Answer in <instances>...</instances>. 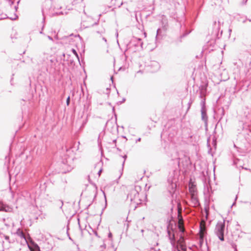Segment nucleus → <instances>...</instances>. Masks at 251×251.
Listing matches in <instances>:
<instances>
[{
  "mask_svg": "<svg viewBox=\"0 0 251 251\" xmlns=\"http://www.w3.org/2000/svg\"><path fill=\"white\" fill-rule=\"evenodd\" d=\"M225 222H218L216 226L214 232L216 235L218 236L219 240H220L221 241H224L225 240Z\"/></svg>",
  "mask_w": 251,
  "mask_h": 251,
  "instance_id": "f257e3e1",
  "label": "nucleus"
},
{
  "mask_svg": "<svg viewBox=\"0 0 251 251\" xmlns=\"http://www.w3.org/2000/svg\"><path fill=\"white\" fill-rule=\"evenodd\" d=\"M139 194L136 187L132 188L129 193L127 194V198L131 202L138 204L141 201V200L139 197Z\"/></svg>",
  "mask_w": 251,
  "mask_h": 251,
  "instance_id": "f03ea898",
  "label": "nucleus"
},
{
  "mask_svg": "<svg viewBox=\"0 0 251 251\" xmlns=\"http://www.w3.org/2000/svg\"><path fill=\"white\" fill-rule=\"evenodd\" d=\"M177 226L179 231L180 233L179 239L180 242H181L179 245L180 250H179V251H186L187 249L186 247L182 244V243L184 241V238L182 235V234H184L185 229L180 220H179Z\"/></svg>",
  "mask_w": 251,
  "mask_h": 251,
  "instance_id": "7ed1b4c3",
  "label": "nucleus"
},
{
  "mask_svg": "<svg viewBox=\"0 0 251 251\" xmlns=\"http://www.w3.org/2000/svg\"><path fill=\"white\" fill-rule=\"evenodd\" d=\"M167 232L168 235L169 240L172 246L174 247L176 246V240L175 239V235L174 230L173 227H171V223H170L167 226Z\"/></svg>",
  "mask_w": 251,
  "mask_h": 251,
  "instance_id": "20e7f679",
  "label": "nucleus"
},
{
  "mask_svg": "<svg viewBox=\"0 0 251 251\" xmlns=\"http://www.w3.org/2000/svg\"><path fill=\"white\" fill-rule=\"evenodd\" d=\"M201 120L204 122L205 125H207L208 117L206 114L205 99L204 98L201 102Z\"/></svg>",
  "mask_w": 251,
  "mask_h": 251,
  "instance_id": "39448f33",
  "label": "nucleus"
},
{
  "mask_svg": "<svg viewBox=\"0 0 251 251\" xmlns=\"http://www.w3.org/2000/svg\"><path fill=\"white\" fill-rule=\"evenodd\" d=\"M73 157H70L67 158L66 156H64V158L62 159V164L64 166V167L65 166L67 167V171H70L72 170L73 168V167H72V163L73 161Z\"/></svg>",
  "mask_w": 251,
  "mask_h": 251,
  "instance_id": "423d86ee",
  "label": "nucleus"
},
{
  "mask_svg": "<svg viewBox=\"0 0 251 251\" xmlns=\"http://www.w3.org/2000/svg\"><path fill=\"white\" fill-rule=\"evenodd\" d=\"M141 41V39L133 37V39L131 40L129 44L127 45V49H130L132 46L138 47L139 45L142 47L143 43Z\"/></svg>",
  "mask_w": 251,
  "mask_h": 251,
  "instance_id": "0eeeda50",
  "label": "nucleus"
},
{
  "mask_svg": "<svg viewBox=\"0 0 251 251\" xmlns=\"http://www.w3.org/2000/svg\"><path fill=\"white\" fill-rule=\"evenodd\" d=\"M176 181L174 179L171 177L169 178L168 179L169 184L168 189L170 194L173 193L176 188Z\"/></svg>",
  "mask_w": 251,
  "mask_h": 251,
  "instance_id": "6e6552de",
  "label": "nucleus"
},
{
  "mask_svg": "<svg viewBox=\"0 0 251 251\" xmlns=\"http://www.w3.org/2000/svg\"><path fill=\"white\" fill-rule=\"evenodd\" d=\"M220 26L221 22L219 21L218 22L215 21L213 25V34H214L217 36H218L220 30Z\"/></svg>",
  "mask_w": 251,
  "mask_h": 251,
  "instance_id": "1a4fd4ad",
  "label": "nucleus"
},
{
  "mask_svg": "<svg viewBox=\"0 0 251 251\" xmlns=\"http://www.w3.org/2000/svg\"><path fill=\"white\" fill-rule=\"evenodd\" d=\"M12 208L8 205L4 204L0 201V211H4L6 212H11L12 211Z\"/></svg>",
  "mask_w": 251,
  "mask_h": 251,
  "instance_id": "9d476101",
  "label": "nucleus"
},
{
  "mask_svg": "<svg viewBox=\"0 0 251 251\" xmlns=\"http://www.w3.org/2000/svg\"><path fill=\"white\" fill-rule=\"evenodd\" d=\"M191 201L192 204L194 207H197L200 205L198 199L197 197V194L191 195Z\"/></svg>",
  "mask_w": 251,
  "mask_h": 251,
  "instance_id": "9b49d317",
  "label": "nucleus"
},
{
  "mask_svg": "<svg viewBox=\"0 0 251 251\" xmlns=\"http://www.w3.org/2000/svg\"><path fill=\"white\" fill-rule=\"evenodd\" d=\"M206 231L204 228H202L201 226H200V231L199 233V241L201 245L203 242L204 238L205 236Z\"/></svg>",
  "mask_w": 251,
  "mask_h": 251,
  "instance_id": "f8f14e48",
  "label": "nucleus"
},
{
  "mask_svg": "<svg viewBox=\"0 0 251 251\" xmlns=\"http://www.w3.org/2000/svg\"><path fill=\"white\" fill-rule=\"evenodd\" d=\"M150 66L151 67H153V70H152V72H156L160 68L159 63L155 61H151V62Z\"/></svg>",
  "mask_w": 251,
  "mask_h": 251,
  "instance_id": "ddd939ff",
  "label": "nucleus"
},
{
  "mask_svg": "<svg viewBox=\"0 0 251 251\" xmlns=\"http://www.w3.org/2000/svg\"><path fill=\"white\" fill-rule=\"evenodd\" d=\"M55 60L53 58H51V56H50L49 58H47L46 63L47 64V67L46 68V70L48 72L49 67L50 66V67H52V64L54 62Z\"/></svg>",
  "mask_w": 251,
  "mask_h": 251,
  "instance_id": "4468645a",
  "label": "nucleus"
},
{
  "mask_svg": "<svg viewBox=\"0 0 251 251\" xmlns=\"http://www.w3.org/2000/svg\"><path fill=\"white\" fill-rule=\"evenodd\" d=\"M189 189L191 195L197 194V191L196 188V186L194 184H189Z\"/></svg>",
  "mask_w": 251,
  "mask_h": 251,
  "instance_id": "2eb2a0df",
  "label": "nucleus"
},
{
  "mask_svg": "<svg viewBox=\"0 0 251 251\" xmlns=\"http://www.w3.org/2000/svg\"><path fill=\"white\" fill-rule=\"evenodd\" d=\"M234 18L238 20L239 22H242L243 23H245L247 20L246 17H242L239 14H235L234 16Z\"/></svg>",
  "mask_w": 251,
  "mask_h": 251,
  "instance_id": "dca6fc26",
  "label": "nucleus"
},
{
  "mask_svg": "<svg viewBox=\"0 0 251 251\" xmlns=\"http://www.w3.org/2000/svg\"><path fill=\"white\" fill-rule=\"evenodd\" d=\"M246 72L249 75H251V61L246 65Z\"/></svg>",
  "mask_w": 251,
  "mask_h": 251,
  "instance_id": "f3484780",
  "label": "nucleus"
},
{
  "mask_svg": "<svg viewBox=\"0 0 251 251\" xmlns=\"http://www.w3.org/2000/svg\"><path fill=\"white\" fill-rule=\"evenodd\" d=\"M162 38L161 36V30L160 28H158L156 31V35L155 39L156 41H159Z\"/></svg>",
  "mask_w": 251,
  "mask_h": 251,
  "instance_id": "a211bd4d",
  "label": "nucleus"
},
{
  "mask_svg": "<svg viewBox=\"0 0 251 251\" xmlns=\"http://www.w3.org/2000/svg\"><path fill=\"white\" fill-rule=\"evenodd\" d=\"M17 234L21 238L25 239V236L23 231L20 228L18 229L16 232Z\"/></svg>",
  "mask_w": 251,
  "mask_h": 251,
  "instance_id": "6ab92c4d",
  "label": "nucleus"
},
{
  "mask_svg": "<svg viewBox=\"0 0 251 251\" xmlns=\"http://www.w3.org/2000/svg\"><path fill=\"white\" fill-rule=\"evenodd\" d=\"M162 27L163 28V29L165 30H167V26H168L167 20L163 19V20H162Z\"/></svg>",
  "mask_w": 251,
  "mask_h": 251,
  "instance_id": "aec40b11",
  "label": "nucleus"
},
{
  "mask_svg": "<svg viewBox=\"0 0 251 251\" xmlns=\"http://www.w3.org/2000/svg\"><path fill=\"white\" fill-rule=\"evenodd\" d=\"M30 251H41L40 247L37 244H35L33 248H29Z\"/></svg>",
  "mask_w": 251,
  "mask_h": 251,
  "instance_id": "412c9836",
  "label": "nucleus"
},
{
  "mask_svg": "<svg viewBox=\"0 0 251 251\" xmlns=\"http://www.w3.org/2000/svg\"><path fill=\"white\" fill-rule=\"evenodd\" d=\"M8 220H9L8 218H7V220H6L5 218L3 219V223L4 224L5 226H6L7 227H9L10 226V223H8L6 222V221H8Z\"/></svg>",
  "mask_w": 251,
  "mask_h": 251,
  "instance_id": "4be33fe9",
  "label": "nucleus"
},
{
  "mask_svg": "<svg viewBox=\"0 0 251 251\" xmlns=\"http://www.w3.org/2000/svg\"><path fill=\"white\" fill-rule=\"evenodd\" d=\"M46 7H45V8H43L42 9V14H43V22H45V10L46 9Z\"/></svg>",
  "mask_w": 251,
  "mask_h": 251,
  "instance_id": "5701e85b",
  "label": "nucleus"
},
{
  "mask_svg": "<svg viewBox=\"0 0 251 251\" xmlns=\"http://www.w3.org/2000/svg\"><path fill=\"white\" fill-rule=\"evenodd\" d=\"M72 50V52H73V53L75 55V56L77 58L78 60H79V56H78V55L76 51L74 49H73Z\"/></svg>",
  "mask_w": 251,
  "mask_h": 251,
  "instance_id": "b1692460",
  "label": "nucleus"
},
{
  "mask_svg": "<svg viewBox=\"0 0 251 251\" xmlns=\"http://www.w3.org/2000/svg\"><path fill=\"white\" fill-rule=\"evenodd\" d=\"M57 202H58V205H60V208H62V207L63 206V201H61V200H59V201H57Z\"/></svg>",
  "mask_w": 251,
  "mask_h": 251,
  "instance_id": "393cba45",
  "label": "nucleus"
},
{
  "mask_svg": "<svg viewBox=\"0 0 251 251\" xmlns=\"http://www.w3.org/2000/svg\"><path fill=\"white\" fill-rule=\"evenodd\" d=\"M105 247H106V245L105 244L101 245L100 246V248L101 249V250H100L99 251H104V249L105 248Z\"/></svg>",
  "mask_w": 251,
  "mask_h": 251,
  "instance_id": "a878e982",
  "label": "nucleus"
},
{
  "mask_svg": "<svg viewBox=\"0 0 251 251\" xmlns=\"http://www.w3.org/2000/svg\"><path fill=\"white\" fill-rule=\"evenodd\" d=\"M70 96H69L67 98V100H66V104L67 105H69L70 104Z\"/></svg>",
  "mask_w": 251,
  "mask_h": 251,
  "instance_id": "bb28decb",
  "label": "nucleus"
},
{
  "mask_svg": "<svg viewBox=\"0 0 251 251\" xmlns=\"http://www.w3.org/2000/svg\"><path fill=\"white\" fill-rule=\"evenodd\" d=\"M4 239L7 241L9 243H10V241H9V237L7 235H4Z\"/></svg>",
  "mask_w": 251,
  "mask_h": 251,
  "instance_id": "cd10ccee",
  "label": "nucleus"
},
{
  "mask_svg": "<svg viewBox=\"0 0 251 251\" xmlns=\"http://www.w3.org/2000/svg\"><path fill=\"white\" fill-rule=\"evenodd\" d=\"M189 33H190V32H187V33H185V34H183V35H182L180 36V38H182V37H185V36H186L187 35H188Z\"/></svg>",
  "mask_w": 251,
  "mask_h": 251,
  "instance_id": "c85d7f7f",
  "label": "nucleus"
},
{
  "mask_svg": "<svg viewBox=\"0 0 251 251\" xmlns=\"http://www.w3.org/2000/svg\"><path fill=\"white\" fill-rule=\"evenodd\" d=\"M123 157L124 158L125 160L123 162V164H122L123 167H124V164H125V159H126V158L127 157V156L126 155H125Z\"/></svg>",
  "mask_w": 251,
  "mask_h": 251,
  "instance_id": "c756f323",
  "label": "nucleus"
},
{
  "mask_svg": "<svg viewBox=\"0 0 251 251\" xmlns=\"http://www.w3.org/2000/svg\"><path fill=\"white\" fill-rule=\"evenodd\" d=\"M62 14H63L62 12H59V13H57V12H56V13H55V14H54V13H52V15H55Z\"/></svg>",
  "mask_w": 251,
  "mask_h": 251,
  "instance_id": "7c9ffc66",
  "label": "nucleus"
},
{
  "mask_svg": "<svg viewBox=\"0 0 251 251\" xmlns=\"http://www.w3.org/2000/svg\"><path fill=\"white\" fill-rule=\"evenodd\" d=\"M192 103V101H189L188 102V110L190 108V106H191V104Z\"/></svg>",
  "mask_w": 251,
  "mask_h": 251,
  "instance_id": "2f4dec72",
  "label": "nucleus"
},
{
  "mask_svg": "<svg viewBox=\"0 0 251 251\" xmlns=\"http://www.w3.org/2000/svg\"><path fill=\"white\" fill-rule=\"evenodd\" d=\"M45 4H46V5H50L51 4V2H50V1H48V2H46L45 3Z\"/></svg>",
  "mask_w": 251,
  "mask_h": 251,
  "instance_id": "473e14b6",
  "label": "nucleus"
},
{
  "mask_svg": "<svg viewBox=\"0 0 251 251\" xmlns=\"http://www.w3.org/2000/svg\"><path fill=\"white\" fill-rule=\"evenodd\" d=\"M48 39H49V40H51V41H53V39H52V38L51 36H48Z\"/></svg>",
  "mask_w": 251,
  "mask_h": 251,
  "instance_id": "72a5a7b5",
  "label": "nucleus"
},
{
  "mask_svg": "<svg viewBox=\"0 0 251 251\" xmlns=\"http://www.w3.org/2000/svg\"><path fill=\"white\" fill-rule=\"evenodd\" d=\"M112 233L111 232H109L108 234V237L110 238L112 237Z\"/></svg>",
  "mask_w": 251,
  "mask_h": 251,
  "instance_id": "f704fd0d",
  "label": "nucleus"
},
{
  "mask_svg": "<svg viewBox=\"0 0 251 251\" xmlns=\"http://www.w3.org/2000/svg\"><path fill=\"white\" fill-rule=\"evenodd\" d=\"M177 159L178 160V166H179L180 159V158H178Z\"/></svg>",
  "mask_w": 251,
  "mask_h": 251,
  "instance_id": "c9c22d12",
  "label": "nucleus"
},
{
  "mask_svg": "<svg viewBox=\"0 0 251 251\" xmlns=\"http://www.w3.org/2000/svg\"><path fill=\"white\" fill-rule=\"evenodd\" d=\"M247 0H243V4H245L247 3Z\"/></svg>",
  "mask_w": 251,
  "mask_h": 251,
  "instance_id": "e433bc0d",
  "label": "nucleus"
},
{
  "mask_svg": "<svg viewBox=\"0 0 251 251\" xmlns=\"http://www.w3.org/2000/svg\"><path fill=\"white\" fill-rule=\"evenodd\" d=\"M141 138H138V139L136 140V142L137 143V142H139V141H141Z\"/></svg>",
  "mask_w": 251,
  "mask_h": 251,
  "instance_id": "4c0bfd02",
  "label": "nucleus"
},
{
  "mask_svg": "<svg viewBox=\"0 0 251 251\" xmlns=\"http://www.w3.org/2000/svg\"><path fill=\"white\" fill-rule=\"evenodd\" d=\"M101 171H102V170H101V169H100V170L99 171V172H98V175H99V176H100V173H101Z\"/></svg>",
  "mask_w": 251,
  "mask_h": 251,
  "instance_id": "58836bf2",
  "label": "nucleus"
},
{
  "mask_svg": "<svg viewBox=\"0 0 251 251\" xmlns=\"http://www.w3.org/2000/svg\"><path fill=\"white\" fill-rule=\"evenodd\" d=\"M204 187H207V189L208 190V185L206 183V182H205L204 183Z\"/></svg>",
  "mask_w": 251,
  "mask_h": 251,
  "instance_id": "ea45409f",
  "label": "nucleus"
},
{
  "mask_svg": "<svg viewBox=\"0 0 251 251\" xmlns=\"http://www.w3.org/2000/svg\"><path fill=\"white\" fill-rule=\"evenodd\" d=\"M102 39H103V41H104L105 42H106L107 40H106V38H105L103 37V38H102Z\"/></svg>",
  "mask_w": 251,
  "mask_h": 251,
  "instance_id": "a19ab883",
  "label": "nucleus"
},
{
  "mask_svg": "<svg viewBox=\"0 0 251 251\" xmlns=\"http://www.w3.org/2000/svg\"><path fill=\"white\" fill-rule=\"evenodd\" d=\"M97 24H98V23H97V22H96V23H95L94 24H93V25H92V26H94V25H97Z\"/></svg>",
  "mask_w": 251,
  "mask_h": 251,
  "instance_id": "79ce46f5",
  "label": "nucleus"
},
{
  "mask_svg": "<svg viewBox=\"0 0 251 251\" xmlns=\"http://www.w3.org/2000/svg\"><path fill=\"white\" fill-rule=\"evenodd\" d=\"M200 97H201V98H202V93H201V92Z\"/></svg>",
  "mask_w": 251,
  "mask_h": 251,
  "instance_id": "37998d69",
  "label": "nucleus"
},
{
  "mask_svg": "<svg viewBox=\"0 0 251 251\" xmlns=\"http://www.w3.org/2000/svg\"><path fill=\"white\" fill-rule=\"evenodd\" d=\"M5 17H0V20H1L2 19H4Z\"/></svg>",
  "mask_w": 251,
  "mask_h": 251,
  "instance_id": "c03bdc74",
  "label": "nucleus"
},
{
  "mask_svg": "<svg viewBox=\"0 0 251 251\" xmlns=\"http://www.w3.org/2000/svg\"><path fill=\"white\" fill-rule=\"evenodd\" d=\"M102 31H97V33H102Z\"/></svg>",
  "mask_w": 251,
  "mask_h": 251,
  "instance_id": "a18cd8bd",
  "label": "nucleus"
},
{
  "mask_svg": "<svg viewBox=\"0 0 251 251\" xmlns=\"http://www.w3.org/2000/svg\"><path fill=\"white\" fill-rule=\"evenodd\" d=\"M232 30L231 29H229L228 30V31L230 33V32H231Z\"/></svg>",
  "mask_w": 251,
  "mask_h": 251,
  "instance_id": "49530a36",
  "label": "nucleus"
},
{
  "mask_svg": "<svg viewBox=\"0 0 251 251\" xmlns=\"http://www.w3.org/2000/svg\"><path fill=\"white\" fill-rule=\"evenodd\" d=\"M113 143H115L116 142V140H114L113 141Z\"/></svg>",
  "mask_w": 251,
  "mask_h": 251,
  "instance_id": "de8ad7c7",
  "label": "nucleus"
},
{
  "mask_svg": "<svg viewBox=\"0 0 251 251\" xmlns=\"http://www.w3.org/2000/svg\"><path fill=\"white\" fill-rule=\"evenodd\" d=\"M95 235H96V236H98V234H97V232H95Z\"/></svg>",
  "mask_w": 251,
  "mask_h": 251,
  "instance_id": "09e8293b",
  "label": "nucleus"
},
{
  "mask_svg": "<svg viewBox=\"0 0 251 251\" xmlns=\"http://www.w3.org/2000/svg\"><path fill=\"white\" fill-rule=\"evenodd\" d=\"M237 196H236V198H235V200L236 201V200H237Z\"/></svg>",
  "mask_w": 251,
  "mask_h": 251,
  "instance_id": "8fccbe9b",
  "label": "nucleus"
},
{
  "mask_svg": "<svg viewBox=\"0 0 251 251\" xmlns=\"http://www.w3.org/2000/svg\"><path fill=\"white\" fill-rule=\"evenodd\" d=\"M141 232L143 233L144 232V230L143 229H142L141 230Z\"/></svg>",
  "mask_w": 251,
  "mask_h": 251,
  "instance_id": "3c124183",
  "label": "nucleus"
},
{
  "mask_svg": "<svg viewBox=\"0 0 251 251\" xmlns=\"http://www.w3.org/2000/svg\"><path fill=\"white\" fill-rule=\"evenodd\" d=\"M125 100H125V99H124L123 100V101H125Z\"/></svg>",
  "mask_w": 251,
  "mask_h": 251,
  "instance_id": "603ef678",
  "label": "nucleus"
},
{
  "mask_svg": "<svg viewBox=\"0 0 251 251\" xmlns=\"http://www.w3.org/2000/svg\"><path fill=\"white\" fill-rule=\"evenodd\" d=\"M113 109V111H114V109H115L114 107H113V109Z\"/></svg>",
  "mask_w": 251,
  "mask_h": 251,
  "instance_id": "864d4df0",
  "label": "nucleus"
},
{
  "mask_svg": "<svg viewBox=\"0 0 251 251\" xmlns=\"http://www.w3.org/2000/svg\"><path fill=\"white\" fill-rule=\"evenodd\" d=\"M69 239L72 240V239H71V238L70 237H69Z\"/></svg>",
  "mask_w": 251,
  "mask_h": 251,
  "instance_id": "5fc2aeb1",
  "label": "nucleus"
},
{
  "mask_svg": "<svg viewBox=\"0 0 251 251\" xmlns=\"http://www.w3.org/2000/svg\"><path fill=\"white\" fill-rule=\"evenodd\" d=\"M42 30H43V29ZM40 33H41V34L42 33V31H40Z\"/></svg>",
  "mask_w": 251,
  "mask_h": 251,
  "instance_id": "6e6d98bb",
  "label": "nucleus"
},
{
  "mask_svg": "<svg viewBox=\"0 0 251 251\" xmlns=\"http://www.w3.org/2000/svg\"><path fill=\"white\" fill-rule=\"evenodd\" d=\"M70 150H67V152L70 151Z\"/></svg>",
  "mask_w": 251,
  "mask_h": 251,
  "instance_id": "4d7b16f0",
  "label": "nucleus"
},
{
  "mask_svg": "<svg viewBox=\"0 0 251 251\" xmlns=\"http://www.w3.org/2000/svg\"><path fill=\"white\" fill-rule=\"evenodd\" d=\"M235 204V202H234L232 204V206L234 205Z\"/></svg>",
  "mask_w": 251,
  "mask_h": 251,
  "instance_id": "13d9d810",
  "label": "nucleus"
}]
</instances>
